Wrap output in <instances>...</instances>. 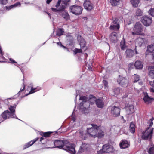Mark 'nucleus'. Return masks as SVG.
Segmentation results:
<instances>
[{
  "label": "nucleus",
  "instance_id": "obj_1",
  "mask_svg": "<svg viewBox=\"0 0 154 154\" xmlns=\"http://www.w3.org/2000/svg\"><path fill=\"white\" fill-rule=\"evenodd\" d=\"M53 143L54 146L51 147V148H62L71 154H75V145L66 140H56L53 142Z\"/></svg>",
  "mask_w": 154,
  "mask_h": 154
},
{
  "label": "nucleus",
  "instance_id": "obj_2",
  "mask_svg": "<svg viewBox=\"0 0 154 154\" xmlns=\"http://www.w3.org/2000/svg\"><path fill=\"white\" fill-rule=\"evenodd\" d=\"M92 127L87 128V132L91 136L95 137L97 135V132L100 128V126L92 124Z\"/></svg>",
  "mask_w": 154,
  "mask_h": 154
},
{
  "label": "nucleus",
  "instance_id": "obj_3",
  "mask_svg": "<svg viewBox=\"0 0 154 154\" xmlns=\"http://www.w3.org/2000/svg\"><path fill=\"white\" fill-rule=\"evenodd\" d=\"M153 128L148 127L146 129L143 131L142 135V139L145 140H149L151 138L153 133Z\"/></svg>",
  "mask_w": 154,
  "mask_h": 154
},
{
  "label": "nucleus",
  "instance_id": "obj_4",
  "mask_svg": "<svg viewBox=\"0 0 154 154\" xmlns=\"http://www.w3.org/2000/svg\"><path fill=\"white\" fill-rule=\"evenodd\" d=\"M61 0H58L55 5V8H52L51 10L53 12L57 13H62L65 11L66 6L62 4H60Z\"/></svg>",
  "mask_w": 154,
  "mask_h": 154
},
{
  "label": "nucleus",
  "instance_id": "obj_5",
  "mask_svg": "<svg viewBox=\"0 0 154 154\" xmlns=\"http://www.w3.org/2000/svg\"><path fill=\"white\" fill-rule=\"evenodd\" d=\"M69 9L72 13L76 15L81 14L83 10V8L82 7L76 5L70 6Z\"/></svg>",
  "mask_w": 154,
  "mask_h": 154
},
{
  "label": "nucleus",
  "instance_id": "obj_6",
  "mask_svg": "<svg viewBox=\"0 0 154 154\" xmlns=\"http://www.w3.org/2000/svg\"><path fill=\"white\" fill-rule=\"evenodd\" d=\"M143 29V26L141 24L139 23H136L133 29L134 32H132V35H135L139 34L142 31Z\"/></svg>",
  "mask_w": 154,
  "mask_h": 154
},
{
  "label": "nucleus",
  "instance_id": "obj_7",
  "mask_svg": "<svg viewBox=\"0 0 154 154\" xmlns=\"http://www.w3.org/2000/svg\"><path fill=\"white\" fill-rule=\"evenodd\" d=\"M88 97L87 96H81L80 97V100L82 101L80 104V108H82L83 106L84 108L86 110L89 106V104L87 101Z\"/></svg>",
  "mask_w": 154,
  "mask_h": 154
},
{
  "label": "nucleus",
  "instance_id": "obj_8",
  "mask_svg": "<svg viewBox=\"0 0 154 154\" xmlns=\"http://www.w3.org/2000/svg\"><path fill=\"white\" fill-rule=\"evenodd\" d=\"M51 132H48L45 133H43L42 132H40V134L42 137H41L40 141L42 144L46 143L47 142V139L46 138L50 136L51 134L52 133Z\"/></svg>",
  "mask_w": 154,
  "mask_h": 154
},
{
  "label": "nucleus",
  "instance_id": "obj_9",
  "mask_svg": "<svg viewBox=\"0 0 154 154\" xmlns=\"http://www.w3.org/2000/svg\"><path fill=\"white\" fill-rule=\"evenodd\" d=\"M113 151V147L108 144H106L103 146L102 148L100 150V152L103 153H110L112 152Z\"/></svg>",
  "mask_w": 154,
  "mask_h": 154
},
{
  "label": "nucleus",
  "instance_id": "obj_10",
  "mask_svg": "<svg viewBox=\"0 0 154 154\" xmlns=\"http://www.w3.org/2000/svg\"><path fill=\"white\" fill-rule=\"evenodd\" d=\"M120 109L118 106H114L111 109V112L114 117H117L120 115Z\"/></svg>",
  "mask_w": 154,
  "mask_h": 154
},
{
  "label": "nucleus",
  "instance_id": "obj_11",
  "mask_svg": "<svg viewBox=\"0 0 154 154\" xmlns=\"http://www.w3.org/2000/svg\"><path fill=\"white\" fill-rule=\"evenodd\" d=\"M113 25H111L110 27L111 30H118L120 28V26L118 23L119 19L117 18H112Z\"/></svg>",
  "mask_w": 154,
  "mask_h": 154
},
{
  "label": "nucleus",
  "instance_id": "obj_12",
  "mask_svg": "<svg viewBox=\"0 0 154 154\" xmlns=\"http://www.w3.org/2000/svg\"><path fill=\"white\" fill-rule=\"evenodd\" d=\"M83 6L85 9L88 11H90L94 8L92 3L89 0H85L83 3Z\"/></svg>",
  "mask_w": 154,
  "mask_h": 154
},
{
  "label": "nucleus",
  "instance_id": "obj_13",
  "mask_svg": "<svg viewBox=\"0 0 154 154\" xmlns=\"http://www.w3.org/2000/svg\"><path fill=\"white\" fill-rule=\"evenodd\" d=\"M152 22V19L150 17L144 16L142 18V22L145 26H149L151 23Z\"/></svg>",
  "mask_w": 154,
  "mask_h": 154
},
{
  "label": "nucleus",
  "instance_id": "obj_14",
  "mask_svg": "<svg viewBox=\"0 0 154 154\" xmlns=\"http://www.w3.org/2000/svg\"><path fill=\"white\" fill-rule=\"evenodd\" d=\"M2 116L3 119L5 120L8 118L11 117V118H14V116L13 115H12V113H11L8 110L5 111L2 114Z\"/></svg>",
  "mask_w": 154,
  "mask_h": 154
},
{
  "label": "nucleus",
  "instance_id": "obj_15",
  "mask_svg": "<svg viewBox=\"0 0 154 154\" xmlns=\"http://www.w3.org/2000/svg\"><path fill=\"white\" fill-rule=\"evenodd\" d=\"M117 82L119 84L124 87L128 86V80L123 77H120L118 80Z\"/></svg>",
  "mask_w": 154,
  "mask_h": 154
},
{
  "label": "nucleus",
  "instance_id": "obj_16",
  "mask_svg": "<svg viewBox=\"0 0 154 154\" xmlns=\"http://www.w3.org/2000/svg\"><path fill=\"white\" fill-rule=\"evenodd\" d=\"M144 97L143 98L144 101L147 104L151 103L154 99L153 98H151L148 95L147 93L144 92Z\"/></svg>",
  "mask_w": 154,
  "mask_h": 154
},
{
  "label": "nucleus",
  "instance_id": "obj_17",
  "mask_svg": "<svg viewBox=\"0 0 154 154\" xmlns=\"http://www.w3.org/2000/svg\"><path fill=\"white\" fill-rule=\"evenodd\" d=\"M130 142L126 140H122L119 144L120 147L121 149H125L128 148L130 146Z\"/></svg>",
  "mask_w": 154,
  "mask_h": 154
},
{
  "label": "nucleus",
  "instance_id": "obj_18",
  "mask_svg": "<svg viewBox=\"0 0 154 154\" xmlns=\"http://www.w3.org/2000/svg\"><path fill=\"white\" fill-rule=\"evenodd\" d=\"M38 138H37L30 142L26 143L23 146V149L24 150L26 149L29 148L33 144H34L38 140Z\"/></svg>",
  "mask_w": 154,
  "mask_h": 154
},
{
  "label": "nucleus",
  "instance_id": "obj_19",
  "mask_svg": "<svg viewBox=\"0 0 154 154\" xmlns=\"http://www.w3.org/2000/svg\"><path fill=\"white\" fill-rule=\"evenodd\" d=\"M125 109L128 114H131L134 111V106L132 105H129L126 106Z\"/></svg>",
  "mask_w": 154,
  "mask_h": 154
},
{
  "label": "nucleus",
  "instance_id": "obj_20",
  "mask_svg": "<svg viewBox=\"0 0 154 154\" xmlns=\"http://www.w3.org/2000/svg\"><path fill=\"white\" fill-rule=\"evenodd\" d=\"M143 15V11L139 8H137L134 14L135 17L138 18Z\"/></svg>",
  "mask_w": 154,
  "mask_h": 154
},
{
  "label": "nucleus",
  "instance_id": "obj_21",
  "mask_svg": "<svg viewBox=\"0 0 154 154\" xmlns=\"http://www.w3.org/2000/svg\"><path fill=\"white\" fill-rule=\"evenodd\" d=\"M116 33L114 32L112 33L110 36V39L111 41L113 43H116L117 41V36Z\"/></svg>",
  "mask_w": 154,
  "mask_h": 154
},
{
  "label": "nucleus",
  "instance_id": "obj_22",
  "mask_svg": "<svg viewBox=\"0 0 154 154\" xmlns=\"http://www.w3.org/2000/svg\"><path fill=\"white\" fill-rule=\"evenodd\" d=\"M134 66L136 69H141L143 67V65L140 61H137L135 62Z\"/></svg>",
  "mask_w": 154,
  "mask_h": 154
},
{
  "label": "nucleus",
  "instance_id": "obj_23",
  "mask_svg": "<svg viewBox=\"0 0 154 154\" xmlns=\"http://www.w3.org/2000/svg\"><path fill=\"white\" fill-rule=\"evenodd\" d=\"M96 103L98 108H102L104 106V103L102 100L100 99H98L96 101Z\"/></svg>",
  "mask_w": 154,
  "mask_h": 154
},
{
  "label": "nucleus",
  "instance_id": "obj_24",
  "mask_svg": "<svg viewBox=\"0 0 154 154\" xmlns=\"http://www.w3.org/2000/svg\"><path fill=\"white\" fill-rule=\"evenodd\" d=\"M120 46L121 49L124 50L127 48V46L125 44V40L123 38L120 42Z\"/></svg>",
  "mask_w": 154,
  "mask_h": 154
},
{
  "label": "nucleus",
  "instance_id": "obj_25",
  "mask_svg": "<svg viewBox=\"0 0 154 154\" xmlns=\"http://www.w3.org/2000/svg\"><path fill=\"white\" fill-rule=\"evenodd\" d=\"M145 39L141 38H137L136 40V44L139 46L141 47L143 44Z\"/></svg>",
  "mask_w": 154,
  "mask_h": 154
},
{
  "label": "nucleus",
  "instance_id": "obj_26",
  "mask_svg": "<svg viewBox=\"0 0 154 154\" xmlns=\"http://www.w3.org/2000/svg\"><path fill=\"white\" fill-rule=\"evenodd\" d=\"M96 98L94 96L92 95H90L89 96L88 102V103L89 104L90 103L92 104L94 103L95 102H96Z\"/></svg>",
  "mask_w": 154,
  "mask_h": 154
},
{
  "label": "nucleus",
  "instance_id": "obj_27",
  "mask_svg": "<svg viewBox=\"0 0 154 154\" xmlns=\"http://www.w3.org/2000/svg\"><path fill=\"white\" fill-rule=\"evenodd\" d=\"M150 70L149 72V75L152 79L154 78V66H151L149 67Z\"/></svg>",
  "mask_w": 154,
  "mask_h": 154
},
{
  "label": "nucleus",
  "instance_id": "obj_28",
  "mask_svg": "<svg viewBox=\"0 0 154 154\" xmlns=\"http://www.w3.org/2000/svg\"><path fill=\"white\" fill-rule=\"evenodd\" d=\"M125 53L127 57H132L134 55V51L130 49H127Z\"/></svg>",
  "mask_w": 154,
  "mask_h": 154
},
{
  "label": "nucleus",
  "instance_id": "obj_29",
  "mask_svg": "<svg viewBox=\"0 0 154 154\" xmlns=\"http://www.w3.org/2000/svg\"><path fill=\"white\" fill-rule=\"evenodd\" d=\"M80 45L81 48L82 49L83 48L85 47V46L86 42L83 38H82L81 36H80Z\"/></svg>",
  "mask_w": 154,
  "mask_h": 154
},
{
  "label": "nucleus",
  "instance_id": "obj_30",
  "mask_svg": "<svg viewBox=\"0 0 154 154\" xmlns=\"http://www.w3.org/2000/svg\"><path fill=\"white\" fill-rule=\"evenodd\" d=\"M130 131L132 133H134L135 131V126L133 122L131 123L129 128Z\"/></svg>",
  "mask_w": 154,
  "mask_h": 154
},
{
  "label": "nucleus",
  "instance_id": "obj_31",
  "mask_svg": "<svg viewBox=\"0 0 154 154\" xmlns=\"http://www.w3.org/2000/svg\"><path fill=\"white\" fill-rule=\"evenodd\" d=\"M64 32V29L63 28H58L57 31L56 35L58 36H60L63 34Z\"/></svg>",
  "mask_w": 154,
  "mask_h": 154
},
{
  "label": "nucleus",
  "instance_id": "obj_32",
  "mask_svg": "<svg viewBox=\"0 0 154 154\" xmlns=\"http://www.w3.org/2000/svg\"><path fill=\"white\" fill-rule=\"evenodd\" d=\"M120 0H110V2L113 6L119 5L120 3Z\"/></svg>",
  "mask_w": 154,
  "mask_h": 154
},
{
  "label": "nucleus",
  "instance_id": "obj_33",
  "mask_svg": "<svg viewBox=\"0 0 154 154\" xmlns=\"http://www.w3.org/2000/svg\"><path fill=\"white\" fill-rule=\"evenodd\" d=\"M131 2L134 7H137L140 2V0H131Z\"/></svg>",
  "mask_w": 154,
  "mask_h": 154
},
{
  "label": "nucleus",
  "instance_id": "obj_34",
  "mask_svg": "<svg viewBox=\"0 0 154 154\" xmlns=\"http://www.w3.org/2000/svg\"><path fill=\"white\" fill-rule=\"evenodd\" d=\"M150 145L151 146L149 148L148 151V153L149 154H154V146L153 144L151 143Z\"/></svg>",
  "mask_w": 154,
  "mask_h": 154
},
{
  "label": "nucleus",
  "instance_id": "obj_35",
  "mask_svg": "<svg viewBox=\"0 0 154 154\" xmlns=\"http://www.w3.org/2000/svg\"><path fill=\"white\" fill-rule=\"evenodd\" d=\"M98 131H99L97 135L98 138H101L103 137L104 135V132L102 130H100V128Z\"/></svg>",
  "mask_w": 154,
  "mask_h": 154
},
{
  "label": "nucleus",
  "instance_id": "obj_36",
  "mask_svg": "<svg viewBox=\"0 0 154 154\" xmlns=\"http://www.w3.org/2000/svg\"><path fill=\"white\" fill-rule=\"evenodd\" d=\"M60 13L61 14H60L65 19H67L68 18L69 14L65 10L62 13Z\"/></svg>",
  "mask_w": 154,
  "mask_h": 154
},
{
  "label": "nucleus",
  "instance_id": "obj_37",
  "mask_svg": "<svg viewBox=\"0 0 154 154\" xmlns=\"http://www.w3.org/2000/svg\"><path fill=\"white\" fill-rule=\"evenodd\" d=\"M148 51L151 53H154V45H149L148 47Z\"/></svg>",
  "mask_w": 154,
  "mask_h": 154
},
{
  "label": "nucleus",
  "instance_id": "obj_38",
  "mask_svg": "<svg viewBox=\"0 0 154 154\" xmlns=\"http://www.w3.org/2000/svg\"><path fill=\"white\" fill-rule=\"evenodd\" d=\"M16 107V105L15 106H10L9 108V109L11 112H10L12 113V115H13L14 116V113L15 112Z\"/></svg>",
  "mask_w": 154,
  "mask_h": 154
},
{
  "label": "nucleus",
  "instance_id": "obj_39",
  "mask_svg": "<svg viewBox=\"0 0 154 154\" xmlns=\"http://www.w3.org/2000/svg\"><path fill=\"white\" fill-rule=\"evenodd\" d=\"M85 145V143L83 144V143H82V146L81 147V148L79 149V150L78 151V152L79 153H81L83 151H84V149H85L84 147V145Z\"/></svg>",
  "mask_w": 154,
  "mask_h": 154
},
{
  "label": "nucleus",
  "instance_id": "obj_40",
  "mask_svg": "<svg viewBox=\"0 0 154 154\" xmlns=\"http://www.w3.org/2000/svg\"><path fill=\"white\" fill-rule=\"evenodd\" d=\"M148 13L152 16L154 17V8H151L148 11Z\"/></svg>",
  "mask_w": 154,
  "mask_h": 154
},
{
  "label": "nucleus",
  "instance_id": "obj_41",
  "mask_svg": "<svg viewBox=\"0 0 154 154\" xmlns=\"http://www.w3.org/2000/svg\"><path fill=\"white\" fill-rule=\"evenodd\" d=\"M120 89L119 88H117L114 89L113 92L115 94H118L120 93Z\"/></svg>",
  "mask_w": 154,
  "mask_h": 154
},
{
  "label": "nucleus",
  "instance_id": "obj_42",
  "mask_svg": "<svg viewBox=\"0 0 154 154\" xmlns=\"http://www.w3.org/2000/svg\"><path fill=\"white\" fill-rule=\"evenodd\" d=\"M139 76L138 75H135L134 76V81L133 82L134 83L136 82L139 81Z\"/></svg>",
  "mask_w": 154,
  "mask_h": 154
},
{
  "label": "nucleus",
  "instance_id": "obj_43",
  "mask_svg": "<svg viewBox=\"0 0 154 154\" xmlns=\"http://www.w3.org/2000/svg\"><path fill=\"white\" fill-rule=\"evenodd\" d=\"M77 134H79V135L81 137H82V136L83 135V130H79L77 132Z\"/></svg>",
  "mask_w": 154,
  "mask_h": 154
},
{
  "label": "nucleus",
  "instance_id": "obj_44",
  "mask_svg": "<svg viewBox=\"0 0 154 154\" xmlns=\"http://www.w3.org/2000/svg\"><path fill=\"white\" fill-rule=\"evenodd\" d=\"M73 51L75 54L77 53H82V52L81 49H78L77 48H75Z\"/></svg>",
  "mask_w": 154,
  "mask_h": 154
},
{
  "label": "nucleus",
  "instance_id": "obj_45",
  "mask_svg": "<svg viewBox=\"0 0 154 154\" xmlns=\"http://www.w3.org/2000/svg\"><path fill=\"white\" fill-rule=\"evenodd\" d=\"M8 0H0V4L3 5H5L8 3Z\"/></svg>",
  "mask_w": 154,
  "mask_h": 154
},
{
  "label": "nucleus",
  "instance_id": "obj_46",
  "mask_svg": "<svg viewBox=\"0 0 154 154\" xmlns=\"http://www.w3.org/2000/svg\"><path fill=\"white\" fill-rule=\"evenodd\" d=\"M21 5L20 3L19 2H17L15 4L12 5L13 8L17 7L18 6H20Z\"/></svg>",
  "mask_w": 154,
  "mask_h": 154
},
{
  "label": "nucleus",
  "instance_id": "obj_47",
  "mask_svg": "<svg viewBox=\"0 0 154 154\" xmlns=\"http://www.w3.org/2000/svg\"><path fill=\"white\" fill-rule=\"evenodd\" d=\"M153 119L152 118L151 119H150L149 121V127H150V128H151V127L152 125L153 124V122H152V120H153Z\"/></svg>",
  "mask_w": 154,
  "mask_h": 154
},
{
  "label": "nucleus",
  "instance_id": "obj_48",
  "mask_svg": "<svg viewBox=\"0 0 154 154\" xmlns=\"http://www.w3.org/2000/svg\"><path fill=\"white\" fill-rule=\"evenodd\" d=\"M70 0H63L62 1V4L63 5H64L66 6L67 4L68 3L69 1Z\"/></svg>",
  "mask_w": 154,
  "mask_h": 154
},
{
  "label": "nucleus",
  "instance_id": "obj_49",
  "mask_svg": "<svg viewBox=\"0 0 154 154\" xmlns=\"http://www.w3.org/2000/svg\"><path fill=\"white\" fill-rule=\"evenodd\" d=\"M103 83L104 86L106 88L107 87L108 82L107 81L105 80H103Z\"/></svg>",
  "mask_w": 154,
  "mask_h": 154
},
{
  "label": "nucleus",
  "instance_id": "obj_50",
  "mask_svg": "<svg viewBox=\"0 0 154 154\" xmlns=\"http://www.w3.org/2000/svg\"><path fill=\"white\" fill-rule=\"evenodd\" d=\"M35 89L32 88L31 90V91L29 92V94H32V93H34L36 91H37V90L35 91Z\"/></svg>",
  "mask_w": 154,
  "mask_h": 154
},
{
  "label": "nucleus",
  "instance_id": "obj_51",
  "mask_svg": "<svg viewBox=\"0 0 154 154\" xmlns=\"http://www.w3.org/2000/svg\"><path fill=\"white\" fill-rule=\"evenodd\" d=\"M57 44L58 45H60V47H62L64 48H66L65 46H63V45L62 44L61 42H57Z\"/></svg>",
  "mask_w": 154,
  "mask_h": 154
},
{
  "label": "nucleus",
  "instance_id": "obj_52",
  "mask_svg": "<svg viewBox=\"0 0 154 154\" xmlns=\"http://www.w3.org/2000/svg\"><path fill=\"white\" fill-rule=\"evenodd\" d=\"M25 89V86L24 85L23 86V88L22 89L21 88L20 89V91L18 93V94H19V95L20 94V93L23 91H24Z\"/></svg>",
  "mask_w": 154,
  "mask_h": 154
},
{
  "label": "nucleus",
  "instance_id": "obj_53",
  "mask_svg": "<svg viewBox=\"0 0 154 154\" xmlns=\"http://www.w3.org/2000/svg\"><path fill=\"white\" fill-rule=\"evenodd\" d=\"M5 7L6 8V9L8 10H10L13 8L12 6V5L8 7L6 6Z\"/></svg>",
  "mask_w": 154,
  "mask_h": 154
},
{
  "label": "nucleus",
  "instance_id": "obj_54",
  "mask_svg": "<svg viewBox=\"0 0 154 154\" xmlns=\"http://www.w3.org/2000/svg\"><path fill=\"white\" fill-rule=\"evenodd\" d=\"M10 60L11 62V63H17V62L15 61L12 58H10Z\"/></svg>",
  "mask_w": 154,
  "mask_h": 154
},
{
  "label": "nucleus",
  "instance_id": "obj_55",
  "mask_svg": "<svg viewBox=\"0 0 154 154\" xmlns=\"http://www.w3.org/2000/svg\"><path fill=\"white\" fill-rule=\"evenodd\" d=\"M149 84H150V85L153 87H154V81L153 82L152 81H150L149 82Z\"/></svg>",
  "mask_w": 154,
  "mask_h": 154
},
{
  "label": "nucleus",
  "instance_id": "obj_56",
  "mask_svg": "<svg viewBox=\"0 0 154 154\" xmlns=\"http://www.w3.org/2000/svg\"><path fill=\"white\" fill-rule=\"evenodd\" d=\"M0 53L1 54L2 56H3V53L1 49V47L0 46Z\"/></svg>",
  "mask_w": 154,
  "mask_h": 154
},
{
  "label": "nucleus",
  "instance_id": "obj_57",
  "mask_svg": "<svg viewBox=\"0 0 154 154\" xmlns=\"http://www.w3.org/2000/svg\"><path fill=\"white\" fill-rule=\"evenodd\" d=\"M52 0H47L46 3L48 4H49Z\"/></svg>",
  "mask_w": 154,
  "mask_h": 154
},
{
  "label": "nucleus",
  "instance_id": "obj_58",
  "mask_svg": "<svg viewBox=\"0 0 154 154\" xmlns=\"http://www.w3.org/2000/svg\"><path fill=\"white\" fill-rule=\"evenodd\" d=\"M136 47H137V46H135V53L136 54H138V52L137 50V49H136Z\"/></svg>",
  "mask_w": 154,
  "mask_h": 154
},
{
  "label": "nucleus",
  "instance_id": "obj_59",
  "mask_svg": "<svg viewBox=\"0 0 154 154\" xmlns=\"http://www.w3.org/2000/svg\"><path fill=\"white\" fill-rule=\"evenodd\" d=\"M133 64L132 63H130L129 64V68H130L131 67V66H133Z\"/></svg>",
  "mask_w": 154,
  "mask_h": 154
},
{
  "label": "nucleus",
  "instance_id": "obj_60",
  "mask_svg": "<svg viewBox=\"0 0 154 154\" xmlns=\"http://www.w3.org/2000/svg\"><path fill=\"white\" fill-rule=\"evenodd\" d=\"M150 91H151V92H154V89H153V88H151V89H150Z\"/></svg>",
  "mask_w": 154,
  "mask_h": 154
},
{
  "label": "nucleus",
  "instance_id": "obj_61",
  "mask_svg": "<svg viewBox=\"0 0 154 154\" xmlns=\"http://www.w3.org/2000/svg\"><path fill=\"white\" fill-rule=\"evenodd\" d=\"M72 120L74 121L75 120V119L74 118H73V119H72Z\"/></svg>",
  "mask_w": 154,
  "mask_h": 154
},
{
  "label": "nucleus",
  "instance_id": "obj_62",
  "mask_svg": "<svg viewBox=\"0 0 154 154\" xmlns=\"http://www.w3.org/2000/svg\"><path fill=\"white\" fill-rule=\"evenodd\" d=\"M77 95L76 96V97H75V101H76V97H77Z\"/></svg>",
  "mask_w": 154,
  "mask_h": 154
},
{
  "label": "nucleus",
  "instance_id": "obj_63",
  "mask_svg": "<svg viewBox=\"0 0 154 154\" xmlns=\"http://www.w3.org/2000/svg\"><path fill=\"white\" fill-rule=\"evenodd\" d=\"M125 97H128V95H125Z\"/></svg>",
  "mask_w": 154,
  "mask_h": 154
},
{
  "label": "nucleus",
  "instance_id": "obj_64",
  "mask_svg": "<svg viewBox=\"0 0 154 154\" xmlns=\"http://www.w3.org/2000/svg\"><path fill=\"white\" fill-rule=\"evenodd\" d=\"M122 119H123V118H124L123 117V116H122Z\"/></svg>",
  "mask_w": 154,
  "mask_h": 154
}]
</instances>
